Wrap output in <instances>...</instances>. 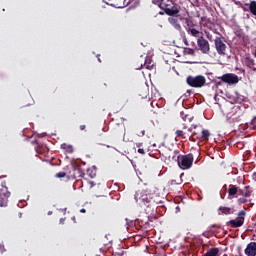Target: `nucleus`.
<instances>
[{"label": "nucleus", "instance_id": "2", "mask_svg": "<svg viewBox=\"0 0 256 256\" xmlns=\"http://www.w3.org/2000/svg\"><path fill=\"white\" fill-rule=\"evenodd\" d=\"M135 201L143 203L146 207H150L153 204V194H151L149 188L139 189L135 194Z\"/></svg>", "mask_w": 256, "mask_h": 256}, {"label": "nucleus", "instance_id": "16", "mask_svg": "<svg viewBox=\"0 0 256 256\" xmlns=\"http://www.w3.org/2000/svg\"><path fill=\"white\" fill-rule=\"evenodd\" d=\"M247 256H256V242H250L244 250Z\"/></svg>", "mask_w": 256, "mask_h": 256}, {"label": "nucleus", "instance_id": "39", "mask_svg": "<svg viewBox=\"0 0 256 256\" xmlns=\"http://www.w3.org/2000/svg\"><path fill=\"white\" fill-rule=\"evenodd\" d=\"M0 251L3 253V251H5V247L0 245Z\"/></svg>", "mask_w": 256, "mask_h": 256}, {"label": "nucleus", "instance_id": "18", "mask_svg": "<svg viewBox=\"0 0 256 256\" xmlns=\"http://www.w3.org/2000/svg\"><path fill=\"white\" fill-rule=\"evenodd\" d=\"M187 33L188 35H191V37H196L198 39L199 37H203V32H200V30L197 29V26L188 30Z\"/></svg>", "mask_w": 256, "mask_h": 256}, {"label": "nucleus", "instance_id": "41", "mask_svg": "<svg viewBox=\"0 0 256 256\" xmlns=\"http://www.w3.org/2000/svg\"><path fill=\"white\" fill-rule=\"evenodd\" d=\"M164 14H166V13H165V10L159 12V15H164Z\"/></svg>", "mask_w": 256, "mask_h": 256}, {"label": "nucleus", "instance_id": "10", "mask_svg": "<svg viewBox=\"0 0 256 256\" xmlns=\"http://www.w3.org/2000/svg\"><path fill=\"white\" fill-rule=\"evenodd\" d=\"M220 79L223 81V83H228L229 85H235V83H239V76L231 73L222 75Z\"/></svg>", "mask_w": 256, "mask_h": 256}, {"label": "nucleus", "instance_id": "32", "mask_svg": "<svg viewBox=\"0 0 256 256\" xmlns=\"http://www.w3.org/2000/svg\"><path fill=\"white\" fill-rule=\"evenodd\" d=\"M131 1L123 0V5L117 4L116 7L117 9H123L124 7H127V5H130Z\"/></svg>", "mask_w": 256, "mask_h": 256}, {"label": "nucleus", "instance_id": "43", "mask_svg": "<svg viewBox=\"0 0 256 256\" xmlns=\"http://www.w3.org/2000/svg\"><path fill=\"white\" fill-rule=\"evenodd\" d=\"M122 131H125V126L121 125Z\"/></svg>", "mask_w": 256, "mask_h": 256}, {"label": "nucleus", "instance_id": "40", "mask_svg": "<svg viewBox=\"0 0 256 256\" xmlns=\"http://www.w3.org/2000/svg\"><path fill=\"white\" fill-rule=\"evenodd\" d=\"M80 213H87V210H85V208H82V209L80 210Z\"/></svg>", "mask_w": 256, "mask_h": 256}, {"label": "nucleus", "instance_id": "24", "mask_svg": "<svg viewBox=\"0 0 256 256\" xmlns=\"http://www.w3.org/2000/svg\"><path fill=\"white\" fill-rule=\"evenodd\" d=\"M204 256H219V248H210Z\"/></svg>", "mask_w": 256, "mask_h": 256}, {"label": "nucleus", "instance_id": "44", "mask_svg": "<svg viewBox=\"0 0 256 256\" xmlns=\"http://www.w3.org/2000/svg\"><path fill=\"white\" fill-rule=\"evenodd\" d=\"M183 129L186 130V129H187V125H184V126H183Z\"/></svg>", "mask_w": 256, "mask_h": 256}, {"label": "nucleus", "instance_id": "35", "mask_svg": "<svg viewBox=\"0 0 256 256\" xmlns=\"http://www.w3.org/2000/svg\"><path fill=\"white\" fill-rule=\"evenodd\" d=\"M247 199L246 198H239L238 199V203L240 204V205H245V203H247Z\"/></svg>", "mask_w": 256, "mask_h": 256}, {"label": "nucleus", "instance_id": "13", "mask_svg": "<svg viewBox=\"0 0 256 256\" xmlns=\"http://www.w3.org/2000/svg\"><path fill=\"white\" fill-rule=\"evenodd\" d=\"M168 23H170L171 26L174 27V29L176 31H178L179 33H181V31H183V27L181 26V23L179 22V18L170 16L168 18Z\"/></svg>", "mask_w": 256, "mask_h": 256}, {"label": "nucleus", "instance_id": "36", "mask_svg": "<svg viewBox=\"0 0 256 256\" xmlns=\"http://www.w3.org/2000/svg\"><path fill=\"white\" fill-rule=\"evenodd\" d=\"M153 219H157V218L156 217H148L146 225H150V223H153Z\"/></svg>", "mask_w": 256, "mask_h": 256}, {"label": "nucleus", "instance_id": "6", "mask_svg": "<svg viewBox=\"0 0 256 256\" xmlns=\"http://www.w3.org/2000/svg\"><path fill=\"white\" fill-rule=\"evenodd\" d=\"M245 215H247V213L244 210L240 211L237 215L236 220H230L226 222L227 227H232V229L243 227L245 223Z\"/></svg>", "mask_w": 256, "mask_h": 256}, {"label": "nucleus", "instance_id": "14", "mask_svg": "<svg viewBox=\"0 0 256 256\" xmlns=\"http://www.w3.org/2000/svg\"><path fill=\"white\" fill-rule=\"evenodd\" d=\"M36 153L37 155H42L39 157V159H41V161H48L47 158H43L45 157V153H49V148L46 145H38L36 147Z\"/></svg>", "mask_w": 256, "mask_h": 256}, {"label": "nucleus", "instance_id": "20", "mask_svg": "<svg viewBox=\"0 0 256 256\" xmlns=\"http://www.w3.org/2000/svg\"><path fill=\"white\" fill-rule=\"evenodd\" d=\"M239 195H242V197H249L253 191H251L250 186H245L244 189H239L238 190Z\"/></svg>", "mask_w": 256, "mask_h": 256}, {"label": "nucleus", "instance_id": "17", "mask_svg": "<svg viewBox=\"0 0 256 256\" xmlns=\"http://www.w3.org/2000/svg\"><path fill=\"white\" fill-rule=\"evenodd\" d=\"M234 210L230 207L220 206L218 208V215H233Z\"/></svg>", "mask_w": 256, "mask_h": 256}, {"label": "nucleus", "instance_id": "9", "mask_svg": "<svg viewBox=\"0 0 256 256\" xmlns=\"http://www.w3.org/2000/svg\"><path fill=\"white\" fill-rule=\"evenodd\" d=\"M9 197H11V192H9L7 186H2L0 189V207H7Z\"/></svg>", "mask_w": 256, "mask_h": 256}, {"label": "nucleus", "instance_id": "1", "mask_svg": "<svg viewBox=\"0 0 256 256\" xmlns=\"http://www.w3.org/2000/svg\"><path fill=\"white\" fill-rule=\"evenodd\" d=\"M157 5L169 17H177L179 13H185L187 11L183 3L173 0H167L166 2L164 0H158Z\"/></svg>", "mask_w": 256, "mask_h": 256}, {"label": "nucleus", "instance_id": "27", "mask_svg": "<svg viewBox=\"0 0 256 256\" xmlns=\"http://www.w3.org/2000/svg\"><path fill=\"white\" fill-rule=\"evenodd\" d=\"M176 151H173V150H167L165 152V159H168V161H172L173 160V157L175 155Z\"/></svg>", "mask_w": 256, "mask_h": 256}, {"label": "nucleus", "instance_id": "30", "mask_svg": "<svg viewBox=\"0 0 256 256\" xmlns=\"http://www.w3.org/2000/svg\"><path fill=\"white\" fill-rule=\"evenodd\" d=\"M183 54L184 55H195V50L192 48H184Z\"/></svg>", "mask_w": 256, "mask_h": 256}, {"label": "nucleus", "instance_id": "26", "mask_svg": "<svg viewBox=\"0 0 256 256\" xmlns=\"http://www.w3.org/2000/svg\"><path fill=\"white\" fill-rule=\"evenodd\" d=\"M180 116H181V119H183V121L191 123L192 117L189 114L182 111V112H180Z\"/></svg>", "mask_w": 256, "mask_h": 256}, {"label": "nucleus", "instance_id": "12", "mask_svg": "<svg viewBox=\"0 0 256 256\" xmlns=\"http://www.w3.org/2000/svg\"><path fill=\"white\" fill-rule=\"evenodd\" d=\"M71 165L75 171V173H77L78 177H81L82 175L85 174V168L84 165H86V163L84 161L82 162H77V161H74V162H71Z\"/></svg>", "mask_w": 256, "mask_h": 256}, {"label": "nucleus", "instance_id": "28", "mask_svg": "<svg viewBox=\"0 0 256 256\" xmlns=\"http://www.w3.org/2000/svg\"><path fill=\"white\" fill-rule=\"evenodd\" d=\"M249 11L252 13V15H256V1L253 0L249 4Z\"/></svg>", "mask_w": 256, "mask_h": 256}, {"label": "nucleus", "instance_id": "8", "mask_svg": "<svg viewBox=\"0 0 256 256\" xmlns=\"http://www.w3.org/2000/svg\"><path fill=\"white\" fill-rule=\"evenodd\" d=\"M197 45H198L199 51H201L203 55H209L211 51V46L209 44V41H207V39H205L203 36H200L197 39Z\"/></svg>", "mask_w": 256, "mask_h": 256}, {"label": "nucleus", "instance_id": "42", "mask_svg": "<svg viewBox=\"0 0 256 256\" xmlns=\"http://www.w3.org/2000/svg\"><path fill=\"white\" fill-rule=\"evenodd\" d=\"M60 223H62V224L65 223V218L60 219Z\"/></svg>", "mask_w": 256, "mask_h": 256}, {"label": "nucleus", "instance_id": "47", "mask_svg": "<svg viewBox=\"0 0 256 256\" xmlns=\"http://www.w3.org/2000/svg\"><path fill=\"white\" fill-rule=\"evenodd\" d=\"M250 206L253 207V203H250Z\"/></svg>", "mask_w": 256, "mask_h": 256}, {"label": "nucleus", "instance_id": "31", "mask_svg": "<svg viewBox=\"0 0 256 256\" xmlns=\"http://www.w3.org/2000/svg\"><path fill=\"white\" fill-rule=\"evenodd\" d=\"M136 135H137L138 137H145V129L137 128V130H136Z\"/></svg>", "mask_w": 256, "mask_h": 256}, {"label": "nucleus", "instance_id": "4", "mask_svg": "<svg viewBox=\"0 0 256 256\" xmlns=\"http://www.w3.org/2000/svg\"><path fill=\"white\" fill-rule=\"evenodd\" d=\"M186 83L189 87H194L195 89H201V87H205V83H207V79L203 75L198 76H188L186 78Z\"/></svg>", "mask_w": 256, "mask_h": 256}, {"label": "nucleus", "instance_id": "11", "mask_svg": "<svg viewBox=\"0 0 256 256\" xmlns=\"http://www.w3.org/2000/svg\"><path fill=\"white\" fill-rule=\"evenodd\" d=\"M61 149H63V151L65 152V159H69L70 161H79L78 158H75L73 156H69V155H73V145H69V144H61Z\"/></svg>", "mask_w": 256, "mask_h": 256}, {"label": "nucleus", "instance_id": "38", "mask_svg": "<svg viewBox=\"0 0 256 256\" xmlns=\"http://www.w3.org/2000/svg\"><path fill=\"white\" fill-rule=\"evenodd\" d=\"M86 126L85 125H80V131H85Z\"/></svg>", "mask_w": 256, "mask_h": 256}, {"label": "nucleus", "instance_id": "3", "mask_svg": "<svg viewBox=\"0 0 256 256\" xmlns=\"http://www.w3.org/2000/svg\"><path fill=\"white\" fill-rule=\"evenodd\" d=\"M193 129H197V126L192 125V127L187 129L189 133H192V135L189 137L190 141H192L193 137H196V139L201 143H207V141H209V137H211V132L209 130L200 129L199 131H196Z\"/></svg>", "mask_w": 256, "mask_h": 256}, {"label": "nucleus", "instance_id": "19", "mask_svg": "<svg viewBox=\"0 0 256 256\" xmlns=\"http://www.w3.org/2000/svg\"><path fill=\"white\" fill-rule=\"evenodd\" d=\"M178 167H180V169H191V167H193V161H178Z\"/></svg>", "mask_w": 256, "mask_h": 256}, {"label": "nucleus", "instance_id": "7", "mask_svg": "<svg viewBox=\"0 0 256 256\" xmlns=\"http://www.w3.org/2000/svg\"><path fill=\"white\" fill-rule=\"evenodd\" d=\"M214 45L218 55H227V44H225V37L216 36Z\"/></svg>", "mask_w": 256, "mask_h": 256}, {"label": "nucleus", "instance_id": "48", "mask_svg": "<svg viewBox=\"0 0 256 256\" xmlns=\"http://www.w3.org/2000/svg\"><path fill=\"white\" fill-rule=\"evenodd\" d=\"M98 60H99V62L101 63V59L98 58Z\"/></svg>", "mask_w": 256, "mask_h": 256}, {"label": "nucleus", "instance_id": "37", "mask_svg": "<svg viewBox=\"0 0 256 256\" xmlns=\"http://www.w3.org/2000/svg\"><path fill=\"white\" fill-rule=\"evenodd\" d=\"M138 153H140V155H145V149L138 148Z\"/></svg>", "mask_w": 256, "mask_h": 256}, {"label": "nucleus", "instance_id": "22", "mask_svg": "<svg viewBox=\"0 0 256 256\" xmlns=\"http://www.w3.org/2000/svg\"><path fill=\"white\" fill-rule=\"evenodd\" d=\"M244 63L246 65V67H249V69H252V71H256L255 60L247 57V58H245Z\"/></svg>", "mask_w": 256, "mask_h": 256}, {"label": "nucleus", "instance_id": "45", "mask_svg": "<svg viewBox=\"0 0 256 256\" xmlns=\"http://www.w3.org/2000/svg\"><path fill=\"white\" fill-rule=\"evenodd\" d=\"M136 147H141V143L137 144Z\"/></svg>", "mask_w": 256, "mask_h": 256}, {"label": "nucleus", "instance_id": "46", "mask_svg": "<svg viewBox=\"0 0 256 256\" xmlns=\"http://www.w3.org/2000/svg\"><path fill=\"white\" fill-rule=\"evenodd\" d=\"M212 227H219V226H217V224H214V225H212Z\"/></svg>", "mask_w": 256, "mask_h": 256}, {"label": "nucleus", "instance_id": "25", "mask_svg": "<svg viewBox=\"0 0 256 256\" xmlns=\"http://www.w3.org/2000/svg\"><path fill=\"white\" fill-rule=\"evenodd\" d=\"M237 193H239V188L235 185L228 189V195H230V197L237 195Z\"/></svg>", "mask_w": 256, "mask_h": 256}, {"label": "nucleus", "instance_id": "23", "mask_svg": "<svg viewBox=\"0 0 256 256\" xmlns=\"http://www.w3.org/2000/svg\"><path fill=\"white\" fill-rule=\"evenodd\" d=\"M185 24H186V31H189L197 27V24H194V22L189 18L185 19Z\"/></svg>", "mask_w": 256, "mask_h": 256}, {"label": "nucleus", "instance_id": "15", "mask_svg": "<svg viewBox=\"0 0 256 256\" xmlns=\"http://www.w3.org/2000/svg\"><path fill=\"white\" fill-rule=\"evenodd\" d=\"M137 63H139V65L136 66V69L143 68V65L146 69H153V64H151V59H145L144 57H140Z\"/></svg>", "mask_w": 256, "mask_h": 256}, {"label": "nucleus", "instance_id": "33", "mask_svg": "<svg viewBox=\"0 0 256 256\" xmlns=\"http://www.w3.org/2000/svg\"><path fill=\"white\" fill-rule=\"evenodd\" d=\"M67 175V173L65 172H58L56 173L55 177H57L58 179H61L63 177H65Z\"/></svg>", "mask_w": 256, "mask_h": 256}, {"label": "nucleus", "instance_id": "34", "mask_svg": "<svg viewBox=\"0 0 256 256\" xmlns=\"http://www.w3.org/2000/svg\"><path fill=\"white\" fill-rule=\"evenodd\" d=\"M205 35L208 41H213V35L210 32L205 31Z\"/></svg>", "mask_w": 256, "mask_h": 256}, {"label": "nucleus", "instance_id": "29", "mask_svg": "<svg viewBox=\"0 0 256 256\" xmlns=\"http://www.w3.org/2000/svg\"><path fill=\"white\" fill-rule=\"evenodd\" d=\"M176 137H180L181 139H187V132L183 131V130H176L175 132Z\"/></svg>", "mask_w": 256, "mask_h": 256}, {"label": "nucleus", "instance_id": "21", "mask_svg": "<svg viewBox=\"0 0 256 256\" xmlns=\"http://www.w3.org/2000/svg\"><path fill=\"white\" fill-rule=\"evenodd\" d=\"M87 176L90 177L91 179H95L97 177V167L91 166L86 170Z\"/></svg>", "mask_w": 256, "mask_h": 256}, {"label": "nucleus", "instance_id": "5", "mask_svg": "<svg viewBox=\"0 0 256 256\" xmlns=\"http://www.w3.org/2000/svg\"><path fill=\"white\" fill-rule=\"evenodd\" d=\"M200 155L201 154L199 152L189 153L188 155H181L179 151H176L172 161H199Z\"/></svg>", "mask_w": 256, "mask_h": 256}]
</instances>
